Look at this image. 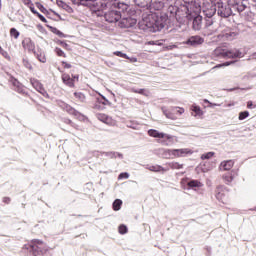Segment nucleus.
I'll return each mask as SVG.
<instances>
[{
  "label": "nucleus",
  "instance_id": "nucleus-1",
  "mask_svg": "<svg viewBox=\"0 0 256 256\" xmlns=\"http://www.w3.org/2000/svg\"><path fill=\"white\" fill-rule=\"evenodd\" d=\"M167 15H159L155 12L147 10L142 14V21L138 23V29L144 33H157L165 29L167 25Z\"/></svg>",
  "mask_w": 256,
  "mask_h": 256
},
{
  "label": "nucleus",
  "instance_id": "nucleus-2",
  "mask_svg": "<svg viewBox=\"0 0 256 256\" xmlns=\"http://www.w3.org/2000/svg\"><path fill=\"white\" fill-rule=\"evenodd\" d=\"M197 9L195 6V2H187L185 1L184 4L178 6L176 12V21L181 23L182 25L185 23H189V19L191 18V14Z\"/></svg>",
  "mask_w": 256,
  "mask_h": 256
},
{
  "label": "nucleus",
  "instance_id": "nucleus-3",
  "mask_svg": "<svg viewBox=\"0 0 256 256\" xmlns=\"http://www.w3.org/2000/svg\"><path fill=\"white\" fill-rule=\"evenodd\" d=\"M24 249H27L33 256H47L49 253V248L41 240H34L31 244L24 245Z\"/></svg>",
  "mask_w": 256,
  "mask_h": 256
},
{
  "label": "nucleus",
  "instance_id": "nucleus-4",
  "mask_svg": "<svg viewBox=\"0 0 256 256\" xmlns=\"http://www.w3.org/2000/svg\"><path fill=\"white\" fill-rule=\"evenodd\" d=\"M129 9V5L125 3L124 9H121L119 7L113 8L110 7L106 12H104V18L105 21L108 23H117L122 17V13H125Z\"/></svg>",
  "mask_w": 256,
  "mask_h": 256
},
{
  "label": "nucleus",
  "instance_id": "nucleus-5",
  "mask_svg": "<svg viewBox=\"0 0 256 256\" xmlns=\"http://www.w3.org/2000/svg\"><path fill=\"white\" fill-rule=\"evenodd\" d=\"M214 55L216 57H221L222 59H241V57H243V52L239 50H227L223 48H216L214 50Z\"/></svg>",
  "mask_w": 256,
  "mask_h": 256
},
{
  "label": "nucleus",
  "instance_id": "nucleus-6",
  "mask_svg": "<svg viewBox=\"0 0 256 256\" xmlns=\"http://www.w3.org/2000/svg\"><path fill=\"white\" fill-rule=\"evenodd\" d=\"M216 11L217 15L219 17H222L223 19H227L228 17H231V15H233L232 6L229 5V3L220 0L216 2Z\"/></svg>",
  "mask_w": 256,
  "mask_h": 256
},
{
  "label": "nucleus",
  "instance_id": "nucleus-7",
  "mask_svg": "<svg viewBox=\"0 0 256 256\" xmlns=\"http://www.w3.org/2000/svg\"><path fill=\"white\" fill-rule=\"evenodd\" d=\"M110 7H112V9H117V7L124 9L125 2L119 0H102L99 3L98 11H108Z\"/></svg>",
  "mask_w": 256,
  "mask_h": 256
},
{
  "label": "nucleus",
  "instance_id": "nucleus-8",
  "mask_svg": "<svg viewBox=\"0 0 256 256\" xmlns=\"http://www.w3.org/2000/svg\"><path fill=\"white\" fill-rule=\"evenodd\" d=\"M148 135L150 137H154L155 139H164V140L160 141L161 145H169V143L167 141H169V142L173 141V136H171L169 134H165L163 132H159L156 129L148 130Z\"/></svg>",
  "mask_w": 256,
  "mask_h": 256
},
{
  "label": "nucleus",
  "instance_id": "nucleus-9",
  "mask_svg": "<svg viewBox=\"0 0 256 256\" xmlns=\"http://www.w3.org/2000/svg\"><path fill=\"white\" fill-rule=\"evenodd\" d=\"M188 21H192V28L194 31H200L203 23V17L197 13V10L192 12L190 18H188Z\"/></svg>",
  "mask_w": 256,
  "mask_h": 256
},
{
  "label": "nucleus",
  "instance_id": "nucleus-10",
  "mask_svg": "<svg viewBox=\"0 0 256 256\" xmlns=\"http://www.w3.org/2000/svg\"><path fill=\"white\" fill-rule=\"evenodd\" d=\"M166 153H168L169 157H187V155H192L193 151L189 148H182L166 150Z\"/></svg>",
  "mask_w": 256,
  "mask_h": 256
},
{
  "label": "nucleus",
  "instance_id": "nucleus-11",
  "mask_svg": "<svg viewBox=\"0 0 256 256\" xmlns=\"http://www.w3.org/2000/svg\"><path fill=\"white\" fill-rule=\"evenodd\" d=\"M248 0H234V3L232 4V12L235 11V13H243L247 7H249Z\"/></svg>",
  "mask_w": 256,
  "mask_h": 256
},
{
  "label": "nucleus",
  "instance_id": "nucleus-12",
  "mask_svg": "<svg viewBox=\"0 0 256 256\" xmlns=\"http://www.w3.org/2000/svg\"><path fill=\"white\" fill-rule=\"evenodd\" d=\"M210 1L211 3L206 4L203 10L205 17H207L208 19H211V17H213L215 13H217V2L214 0Z\"/></svg>",
  "mask_w": 256,
  "mask_h": 256
},
{
  "label": "nucleus",
  "instance_id": "nucleus-13",
  "mask_svg": "<svg viewBox=\"0 0 256 256\" xmlns=\"http://www.w3.org/2000/svg\"><path fill=\"white\" fill-rule=\"evenodd\" d=\"M184 43L189 47H199L205 43V38L199 35H194L190 36Z\"/></svg>",
  "mask_w": 256,
  "mask_h": 256
},
{
  "label": "nucleus",
  "instance_id": "nucleus-14",
  "mask_svg": "<svg viewBox=\"0 0 256 256\" xmlns=\"http://www.w3.org/2000/svg\"><path fill=\"white\" fill-rule=\"evenodd\" d=\"M57 105L58 107H60V109H63L64 111L68 112L69 115H74V117H79V115H81L80 111H77L75 108L65 103L64 101L58 100Z\"/></svg>",
  "mask_w": 256,
  "mask_h": 256
},
{
  "label": "nucleus",
  "instance_id": "nucleus-15",
  "mask_svg": "<svg viewBox=\"0 0 256 256\" xmlns=\"http://www.w3.org/2000/svg\"><path fill=\"white\" fill-rule=\"evenodd\" d=\"M229 195V190L227 187L220 185L217 186L215 189V196L218 201H221V203H225V197Z\"/></svg>",
  "mask_w": 256,
  "mask_h": 256
},
{
  "label": "nucleus",
  "instance_id": "nucleus-16",
  "mask_svg": "<svg viewBox=\"0 0 256 256\" xmlns=\"http://www.w3.org/2000/svg\"><path fill=\"white\" fill-rule=\"evenodd\" d=\"M100 98H96V102L93 106V109H97L98 111H102L103 106L101 105H108L111 107V102L103 95L99 94Z\"/></svg>",
  "mask_w": 256,
  "mask_h": 256
},
{
  "label": "nucleus",
  "instance_id": "nucleus-17",
  "mask_svg": "<svg viewBox=\"0 0 256 256\" xmlns=\"http://www.w3.org/2000/svg\"><path fill=\"white\" fill-rule=\"evenodd\" d=\"M137 25V20L131 17L124 18L120 21V27L122 29H131V27H135Z\"/></svg>",
  "mask_w": 256,
  "mask_h": 256
},
{
  "label": "nucleus",
  "instance_id": "nucleus-18",
  "mask_svg": "<svg viewBox=\"0 0 256 256\" xmlns=\"http://www.w3.org/2000/svg\"><path fill=\"white\" fill-rule=\"evenodd\" d=\"M22 47L29 51V53H35V42L31 38H25L22 41Z\"/></svg>",
  "mask_w": 256,
  "mask_h": 256
},
{
  "label": "nucleus",
  "instance_id": "nucleus-19",
  "mask_svg": "<svg viewBox=\"0 0 256 256\" xmlns=\"http://www.w3.org/2000/svg\"><path fill=\"white\" fill-rule=\"evenodd\" d=\"M62 82L71 89L75 87V80L67 73L62 74Z\"/></svg>",
  "mask_w": 256,
  "mask_h": 256
},
{
  "label": "nucleus",
  "instance_id": "nucleus-20",
  "mask_svg": "<svg viewBox=\"0 0 256 256\" xmlns=\"http://www.w3.org/2000/svg\"><path fill=\"white\" fill-rule=\"evenodd\" d=\"M234 165H235V161L226 160V161L221 162L220 169H221V171H231V169H233Z\"/></svg>",
  "mask_w": 256,
  "mask_h": 256
},
{
  "label": "nucleus",
  "instance_id": "nucleus-21",
  "mask_svg": "<svg viewBox=\"0 0 256 256\" xmlns=\"http://www.w3.org/2000/svg\"><path fill=\"white\" fill-rule=\"evenodd\" d=\"M162 112L165 115L167 119H171L172 121H175L177 119V116H175V111H173V108L171 110L167 109V107H162Z\"/></svg>",
  "mask_w": 256,
  "mask_h": 256
},
{
  "label": "nucleus",
  "instance_id": "nucleus-22",
  "mask_svg": "<svg viewBox=\"0 0 256 256\" xmlns=\"http://www.w3.org/2000/svg\"><path fill=\"white\" fill-rule=\"evenodd\" d=\"M146 169H148V171H152L154 173H161V171L163 173H165V171H169V169L163 168V166H161V165H152V166L146 165Z\"/></svg>",
  "mask_w": 256,
  "mask_h": 256
},
{
  "label": "nucleus",
  "instance_id": "nucleus-23",
  "mask_svg": "<svg viewBox=\"0 0 256 256\" xmlns=\"http://www.w3.org/2000/svg\"><path fill=\"white\" fill-rule=\"evenodd\" d=\"M46 27L50 29L51 33H54V35H57L58 37L65 39L67 38V35L61 32L59 29L47 24Z\"/></svg>",
  "mask_w": 256,
  "mask_h": 256
},
{
  "label": "nucleus",
  "instance_id": "nucleus-24",
  "mask_svg": "<svg viewBox=\"0 0 256 256\" xmlns=\"http://www.w3.org/2000/svg\"><path fill=\"white\" fill-rule=\"evenodd\" d=\"M101 155H105V157H109V159H117L119 157L120 159H123V154L119 152H100Z\"/></svg>",
  "mask_w": 256,
  "mask_h": 256
},
{
  "label": "nucleus",
  "instance_id": "nucleus-25",
  "mask_svg": "<svg viewBox=\"0 0 256 256\" xmlns=\"http://www.w3.org/2000/svg\"><path fill=\"white\" fill-rule=\"evenodd\" d=\"M12 85L15 87L14 89L15 91H17V93H21L22 95H24L25 88H23V84H20L17 79H13Z\"/></svg>",
  "mask_w": 256,
  "mask_h": 256
},
{
  "label": "nucleus",
  "instance_id": "nucleus-26",
  "mask_svg": "<svg viewBox=\"0 0 256 256\" xmlns=\"http://www.w3.org/2000/svg\"><path fill=\"white\" fill-rule=\"evenodd\" d=\"M126 127H128L129 129H134L135 131H139V129H141V125L135 120H130L126 122Z\"/></svg>",
  "mask_w": 256,
  "mask_h": 256
},
{
  "label": "nucleus",
  "instance_id": "nucleus-27",
  "mask_svg": "<svg viewBox=\"0 0 256 256\" xmlns=\"http://www.w3.org/2000/svg\"><path fill=\"white\" fill-rule=\"evenodd\" d=\"M191 111H193L194 117H203L204 112L203 110H201V107L197 106V105H192L191 107Z\"/></svg>",
  "mask_w": 256,
  "mask_h": 256
},
{
  "label": "nucleus",
  "instance_id": "nucleus-28",
  "mask_svg": "<svg viewBox=\"0 0 256 256\" xmlns=\"http://www.w3.org/2000/svg\"><path fill=\"white\" fill-rule=\"evenodd\" d=\"M58 7H61L62 9H64L65 11H68V13H70L71 11H73V8H71V6H69L67 3H65L63 0H57L56 1Z\"/></svg>",
  "mask_w": 256,
  "mask_h": 256
},
{
  "label": "nucleus",
  "instance_id": "nucleus-29",
  "mask_svg": "<svg viewBox=\"0 0 256 256\" xmlns=\"http://www.w3.org/2000/svg\"><path fill=\"white\" fill-rule=\"evenodd\" d=\"M131 92L138 93L139 95H144V97H149V91L145 88H140V89L132 88Z\"/></svg>",
  "mask_w": 256,
  "mask_h": 256
},
{
  "label": "nucleus",
  "instance_id": "nucleus-30",
  "mask_svg": "<svg viewBox=\"0 0 256 256\" xmlns=\"http://www.w3.org/2000/svg\"><path fill=\"white\" fill-rule=\"evenodd\" d=\"M122 205H123V200H121V199L114 200V202L112 204L113 211H120Z\"/></svg>",
  "mask_w": 256,
  "mask_h": 256
},
{
  "label": "nucleus",
  "instance_id": "nucleus-31",
  "mask_svg": "<svg viewBox=\"0 0 256 256\" xmlns=\"http://www.w3.org/2000/svg\"><path fill=\"white\" fill-rule=\"evenodd\" d=\"M178 8H179V6L170 5L168 7L167 13L170 14V17H175L176 18Z\"/></svg>",
  "mask_w": 256,
  "mask_h": 256
},
{
  "label": "nucleus",
  "instance_id": "nucleus-32",
  "mask_svg": "<svg viewBox=\"0 0 256 256\" xmlns=\"http://www.w3.org/2000/svg\"><path fill=\"white\" fill-rule=\"evenodd\" d=\"M31 85L34 87V89H36V91H40L41 88L43 87V84H41V82H39V80L37 79H31Z\"/></svg>",
  "mask_w": 256,
  "mask_h": 256
},
{
  "label": "nucleus",
  "instance_id": "nucleus-33",
  "mask_svg": "<svg viewBox=\"0 0 256 256\" xmlns=\"http://www.w3.org/2000/svg\"><path fill=\"white\" fill-rule=\"evenodd\" d=\"M74 97H76V99L80 102V103H85V94H83L82 92H75L74 93Z\"/></svg>",
  "mask_w": 256,
  "mask_h": 256
},
{
  "label": "nucleus",
  "instance_id": "nucleus-34",
  "mask_svg": "<svg viewBox=\"0 0 256 256\" xmlns=\"http://www.w3.org/2000/svg\"><path fill=\"white\" fill-rule=\"evenodd\" d=\"M203 184H201V182L199 180H190L188 182V187H190L191 189L195 188V187H201Z\"/></svg>",
  "mask_w": 256,
  "mask_h": 256
},
{
  "label": "nucleus",
  "instance_id": "nucleus-35",
  "mask_svg": "<svg viewBox=\"0 0 256 256\" xmlns=\"http://www.w3.org/2000/svg\"><path fill=\"white\" fill-rule=\"evenodd\" d=\"M35 57L38 59V61H40V63H47V58L45 57V54L43 53H37L34 52Z\"/></svg>",
  "mask_w": 256,
  "mask_h": 256
},
{
  "label": "nucleus",
  "instance_id": "nucleus-36",
  "mask_svg": "<svg viewBox=\"0 0 256 256\" xmlns=\"http://www.w3.org/2000/svg\"><path fill=\"white\" fill-rule=\"evenodd\" d=\"M95 1L98 0H80L77 5H82L83 7H89V5H91V3H95Z\"/></svg>",
  "mask_w": 256,
  "mask_h": 256
},
{
  "label": "nucleus",
  "instance_id": "nucleus-37",
  "mask_svg": "<svg viewBox=\"0 0 256 256\" xmlns=\"http://www.w3.org/2000/svg\"><path fill=\"white\" fill-rule=\"evenodd\" d=\"M118 231H119L120 235H126V233L129 231V229L127 228V225L121 224L118 227Z\"/></svg>",
  "mask_w": 256,
  "mask_h": 256
},
{
  "label": "nucleus",
  "instance_id": "nucleus-38",
  "mask_svg": "<svg viewBox=\"0 0 256 256\" xmlns=\"http://www.w3.org/2000/svg\"><path fill=\"white\" fill-rule=\"evenodd\" d=\"M10 35H11V37H14V39H19V36L21 35V33L19 32V30L15 29V28H11Z\"/></svg>",
  "mask_w": 256,
  "mask_h": 256
},
{
  "label": "nucleus",
  "instance_id": "nucleus-39",
  "mask_svg": "<svg viewBox=\"0 0 256 256\" xmlns=\"http://www.w3.org/2000/svg\"><path fill=\"white\" fill-rule=\"evenodd\" d=\"M249 117V111H242L239 113L238 119L239 121H245Z\"/></svg>",
  "mask_w": 256,
  "mask_h": 256
},
{
  "label": "nucleus",
  "instance_id": "nucleus-40",
  "mask_svg": "<svg viewBox=\"0 0 256 256\" xmlns=\"http://www.w3.org/2000/svg\"><path fill=\"white\" fill-rule=\"evenodd\" d=\"M233 63H235V61H226L222 64L216 65L214 69H221V67H229V65H233Z\"/></svg>",
  "mask_w": 256,
  "mask_h": 256
},
{
  "label": "nucleus",
  "instance_id": "nucleus-41",
  "mask_svg": "<svg viewBox=\"0 0 256 256\" xmlns=\"http://www.w3.org/2000/svg\"><path fill=\"white\" fill-rule=\"evenodd\" d=\"M170 169H183V164H179L178 162L169 163Z\"/></svg>",
  "mask_w": 256,
  "mask_h": 256
},
{
  "label": "nucleus",
  "instance_id": "nucleus-42",
  "mask_svg": "<svg viewBox=\"0 0 256 256\" xmlns=\"http://www.w3.org/2000/svg\"><path fill=\"white\" fill-rule=\"evenodd\" d=\"M54 51L58 57H67V54L59 47H56Z\"/></svg>",
  "mask_w": 256,
  "mask_h": 256
},
{
  "label": "nucleus",
  "instance_id": "nucleus-43",
  "mask_svg": "<svg viewBox=\"0 0 256 256\" xmlns=\"http://www.w3.org/2000/svg\"><path fill=\"white\" fill-rule=\"evenodd\" d=\"M23 65L26 69H29V71L33 70V65H31V62L25 58L23 59Z\"/></svg>",
  "mask_w": 256,
  "mask_h": 256
},
{
  "label": "nucleus",
  "instance_id": "nucleus-44",
  "mask_svg": "<svg viewBox=\"0 0 256 256\" xmlns=\"http://www.w3.org/2000/svg\"><path fill=\"white\" fill-rule=\"evenodd\" d=\"M98 119H99V121H102V123H108L109 116H107L105 114H99Z\"/></svg>",
  "mask_w": 256,
  "mask_h": 256
},
{
  "label": "nucleus",
  "instance_id": "nucleus-45",
  "mask_svg": "<svg viewBox=\"0 0 256 256\" xmlns=\"http://www.w3.org/2000/svg\"><path fill=\"white\" fill-rule=\"evenodd\" d=\"M36 7H38L39 11H41V13H49V10H47V8H45V6H43V4L37 2L36 3Z\"/></svg>",
  "mask_w": 256,
  "mask_h": 256
},
{
  "label": "nucleus",
  "instance_id": "nucleus-46",
  "mask_svg": "<svg viewBox=\"0 0 256 256\" xmlns=\"http://www.w3.org/2000/svg\"><path fill=\"white\" fill-rule=\"evenodd\" d=\"M215 155V152H208L205 154H202L201 159L205 160V159H211V157H213Z\"/></svg>",
  "mask_w": 256,
  "mask_h": 256
},
{
  "label": "nucleus",
  "instance_id": "nucleus-47",
  "mask_svg": "<svg viewBox=\"0 0 256 256\" xmlns=\"http://www.w3.org/2000/svg\"><path fill=\"white\" fill-rule=\"evenodd\" d=\"M57 45H61V47H63L64 49H67L69 50V44H67L65 41H62V40H57L56 41Z\"/></svg>",
  "mask_w": 256,
  "mask_h": 256
},
{
  "label": "nucleus",
  "instance_id": "nucleus-48",
  "mask_svg": "<svg viewBox=\"0 0 256 256\" xmlns=\"http://www.w3.org/2000/svg\"><path fill=\"white\" fill-rule=\"evenodd\" d=\"M172 111H174V113H178L179 115H183V113H185V109L179 107H172Z\"/></svg>",
  "mask_w": 256,
  "mask_h": 256
},
{
  "label": "nucleus",
  "instance_id": "nucleus-49",
  "mask_svg": "<svg viewBox=\"0 0 256 256\" xmlns=\"http://www.w3.org/2000/svg\"><path fill=\"white\" fill-rule=\"evenodd\" d=\"M204 103H207V104H208V107H210V108H213V107H221V104H217V103L210 102V101L207 100V99H204Z\"/></svg>",
  "mask_w": 256,
  "mask_h": 256
},
{
  "label": "nucleus",
  "instance_id": "nucleus-50",
  "mask_svg": "<svg viewBox=\"0 0 256 256\" xmlns=\"http://www.w3.org/2000/svg\"><path fill=\"white\" fill-rule=\"evenodd\" d=\"M114 55H116L117 57H122L123 59H129V56H127V54H125L121 51L114 52Z\"/></svg>",
  "mask_w": 256,
  "mask_h": 256
},
{
  "label": "nucleus",
  "instance_id": "nucleus-51",
  "mask_svg": "<svg viewBox=\"0 0 256 256\" xmlns=\"http://www.w3.org/2000/svg\"><path fill=\"white\" fill-rule=\"evenodd\" d=\"M38 93H41L43 97H46V99H49V93H47V90H45L44 87H42Z\"/></svg>",
  "mask_w": 256,
  "mask_h": 256
},
{
  "label": "nucleus",
  "instance_id": "nucleus-52",
  "mask_svg": "<svg viewBox=\"0 0 256 256\" xmlns=\"http://www.w3.org/2000/svg\"><path fill=\"white\" fill-rule=\"evenodd\" d=\"M36 16L38 19H40V21H42V23H47V18H45V16H43L41 13L38 12Z\"/></svg>",
  "mask_w": 256,
  "mask_h": 256
},
{
  "label": "nucleus",
  "instance_id": "nucleus-53",
  "mask_svg": "<svg viewBox=\"0 0 256 256\" xmlns=\"http://www.w3.org/2000/svg\"><path fill=\"white\" fill-rule=\"evenodd\" d=\"M119 179H129V173L127 172H122L119 174Z\"/></svg>",
  "mask_w": 256,
  "mask_h": 256
},
{
  "label": "nucleus",
  "instance_id": "nucleus-54",
  "mask_svg": "<svg viewBox=\"0 0 256 256\" xmlns=\"http://www.w3.org/2000/svg\"><path fill=\"white\" fill-rule=\"evenodd\" d=\"M0 55L5 57V59H10L9 53H7V51L3 50V48H1V50H0Z\"/></svg>",
  "mask_w": 256,
  "mask_h": 256
},
{
  "label": "nucleus",
  "instance_id": "nucleus-55",
  "mask_svg": "<svg viewBox=\"0 0 256 256\" xmlns=\"http://www.w3.org/2000/svg\"><path fill=\"white\" fill-rule=\"evenodd\" d=\"M247 108L248 109H256V104H253V101H248Z\"/></svg>",
  "mask_w": 256,
  "mask_h": 256
},
{
  "label": "nucleus",
  "instance_id": "nucleus-56",
  "mask_svg": "<svg viewBox=\"0 0 256 256\" xmlns=\"http://www.w3.org/2000/svg\"><path fill=\"white\" fill-rule=\"evenodd\" d=\"M225 181H227L228 183H231V181H233V175H225L224 176Z\"/></svg>",
  "mask_w": 256,
  "mask_h": 256
},
{
  "label": "nucleus",
  "instance_id": "nucleus-57",
  "mask_svg": "<svg viewBox=\"0 0 256 256\" xmlns=\"http://www.w3.org/2000/svg\"><path fill=\"white\" fill-rule=\"evenodd\" d=\"M62 65L64 67V69H71V64L67 63L66 61H62Z\"/></svg>",
  "mask_w": 256,
  "mask_h": 256
},
{
  "label": "nucleus",
  "instance_id": "nucleus-58",
  "mask_svg": "<svg viewBox=\"0 0 256 256\" xmlns=\"http://www.w3.org/2000/svg\"><path fill=\"white\" fill-rule=\"evenodd\" d=\"M29 9H30L31 13H33V15H37L39 13L37 10H35V7H33V5H31L29 7Z\"/></svg>",
  "mask_w": 256,
  "mask_h": 256
},
{
  "label": "nucleus",
  "instance_id": "nucleus-59",
  "mask_svg": "<svg viewBox=\"0 0 256 256\" xmlns=\"http://www.w3.org/2000/svg\"><path fill=\"white\" fill-rule=\"evenodd\" d=\"M3 203H6V205H9V203H11V198H9V197H4V198H3Z\"/></svg>",
  "mask_w": 256,
  "mask_h": 256
},
{
  "label": "nucleus",
  "instance_id": "nucleus-60",
  "mask_svg": "<svg viewBox=\"0 0 256 256\" xmlns=\"http://www.w3.org/2000/svg\"><path fill=\"white\" fill-rule=\"evenodd\" d=\"M51 13H53L54 15H56V17H58V19H60V21L63 19L59 13H57L56 11H54L53 9H50Z\"/></svg>",
  "mask_w": 256,
  "mask_h": 256
},
{
  "label": "nucleus",
  "instance_id": "nucleus-61",
  "mask_svg": "<svg viewBox=\"0 0 256 256\" xmlns=\"http://www.w3.org/2000/svg\"><path fill=\"white\" fill-rule=\"evenodd\" d=\"M22 2L24 3V5H33L31 0H22Z\"/></svg>",
  "mask_w": 256,
  "mask_h": 256
},
{
  "label": "nucleus",
  "instance_id": "nucleus-62",
  "mask_svg": "<svg viewBox=\"0 0 256 256\" xmlns=\"http://www.w3.org/2000/svg\"><path fill=\"white\" fill-rule=\"evenodd\" d=\"M130 60V63H137V58L132 57V58H128Z\"/></svg>",
  "mask_w": 256,
  "mask_h": 256
},
{
  "label": "nucleus",
  "instance_id": "nucleus-63",
  "mask_svg": "<svg viewBox=\"0 0 256 256\" xmlns=\"http://www.w3.org/2000/svg\"><path fill=\"white\" fill-rule=\"evenodd\" d=\"M72 79L75 81V79L77 80V81H79V75H72Z\"/></svg>",
  "mask_w": 256,
  "mask_h": 256
},
{
  "label": "nucleus",
  "instance_id": "nucleus-64",
  "mask_svg": "<svg viewBox=\"0 0 256 256\" xmlns=\"http://www.w3.org/2000/svg\"><path fill=\"white\" fill-rule=\"evenodd\" d=\"M248 3L251 5V3H256V0H247Z\"/></svg>",
  "mask_w": 256,
  "mask_h": 256
}]
</instances>
